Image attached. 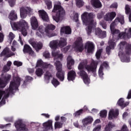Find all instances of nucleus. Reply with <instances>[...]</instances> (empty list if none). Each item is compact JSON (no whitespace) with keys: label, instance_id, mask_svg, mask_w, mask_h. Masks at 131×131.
Listing matches in <instances>:
<instances>
[{"label":"nucleus","instance_id":"nucleus-22","mask_svg":"<svg viewBox=\"0 0 131 131\" xmlns=\"http://www.w3.org/2000/svg\"><path fill=\"white\" fill-rule=\"evenodd\" d=\"M31 25L33 29H36L38 27V21L35 16H32L31 18Z\"/></svg>","mask_w":131,"mask_h":131},{"label":"nucleus","instance_id":"nucleus-28","mask_svg":"<svg viewBox=\"0 0 131 131\" xmlns=\"http://www.w3.org/2000/svg\"><path fill=\"white\" fill-rule=\"evenodd\" d=\"M8 18L12 21L17 20V18L18 17L17 16V14H16V12H15V10H12L11 11V12L9 15Z\"/></svg>","mask_w":131,"mask_h":131},{"label":"nucleus","instance_id":"nucleus-40","mask_svg":"<svg viewBox=\"0 0 131 131\" xmlns=\"http://www.w3.org/2000/svg\"><path fill=\"white\" fill-rule=\"evenodd\" d=\"M104 67H103V66H100L99 70H98V74L99 76L100 77H103V75H104Z\"/></svg>","mask_w":131,"mask_h":131},{"label":"nucleus","instance_id":"nucleus-9","mask_svg":"<svg viewBox=\"0 0 131 131\" xmlns=\"http://www.w3.org/2000/svg\"><path fill=\"white\" fill-rule=\"evenodd\" d=\"M55 29H56V26L54 25H48L45 28V32L47 36H48V37H53V36L57 35L56 33H53V30H55Z\"/></svg>","mask_w":131,"mask_h":131},{"label":"nucleus","instance_id":"nucleus-25","mask_svg":"<svg viewBox=\"0 0 131 131\" xmlns=\"http://www.w3.org/2000/svg\"><path fill=\"white\" fill-rule=\"evenodd\" d=\"M119 114L118 111L115 112L114 110H110L108 113V120H112L113 118L117 117Z\"/></svg>","mask_w":131,"mask_h":131},{"label":"nucleus","instance_id":"nucleus-14","mask_svg":"<svg viewBox=\"0 0 131 131\" xmlns=\"http://www.w3.org/2000/svg\"><path fill=\"white\" fill-rule=\"evenodd\" d=\"M29 42L34 49H35L36 51H39L42 48V45L36 43V41H34V39L32 38L29 39Z\"/></svg>","mask_w":131,"mask_h":131},{"label":"nucleus","instance_id":"nucleus-20","mask_svg":"<svg viewBox=\"0 0 131 131\" xmlns=\"http://www.w3.org/2000/svg\"><path fill=\"white\" fill-rule=\"evenodd\" d=\"M39 15L41 18L42 20L45 22H49L50 20L49 19V16L47 14V12L45 10H39L38 11Z\"/></svg>","mask_w":131,"mask_h":131},{"label":"nucleus","instance_id":"nucleus-30","mask_svg":"<svg viewBox=\"0 0 131 131\" xmlns=\"http://www.w3.org/2000/svg\"><path fill=\"white\" fill-rule=\"evenodd\" d=\"M20 14L21 18L24 19L27 16V14H28V11L24 8V7H21L20 9Z\"/></svg>","mask_w":131,"mask_h":131},{"label":"nucleus","instance_id":"nucleus-62","mask_svg":"<svg viewBox=\"0 0 131 131\" xmlns=\"http://www.w3.org/2000/svg\"><path fill=\"white\" fill-rule=\"evenodd\" d=\"M9 38L11 40H13V39H14V38H15V36L14 35V34L12 32H10L9 33Z\"/></svg>","mask_w":131,"mask_h":131},{"label":"nucleus","instance_id":"nucleus-52","mask_svg":"<svg viewBox=\"0 0 131 131\" xmlns=\"http://www.w3.org/2000/svg\"><path fill=\"white\" fill-rule=\"evenodd\" d=\"M43 57H45V58H46V59H49V58H50V52H49V51H45L43 53Z\"/></svg>","mask_w":131,"mask_h":131},{"label":"nucleus","instance_id":"nucleus-35","mask_svg":"<svg viewBox=\"0 0 131 131\" xmlns=\"http://www.w3.org/2000/svg\"><path fill=\"white\" fill-rule=\"evenodd\" d=\"M32 80H33L32 77L30 76H26L25 81L23 83V85H26V84H27V82H30L31 81H32Z\"/></svg>","mask_w":131,"mask_h":131},{"label":"nucleus","instance_id":"nucleus-6","mask_svg":"<svg viewBox=\"0 0 131 131\" xmlns=\"http://www.w3.org/2000/svg\"><path fill=\"white\" fill-rule=\"evenodd\" d=\"M58 11L55 15L53 16V19L55 22H59L62 17H64L65 15V10L62 7L61 5L55 4L54 6L53 9L52 10V13H56V11Z\"/></svg>","mask_w":131,"mask_h":131},{"label":"nucleus","instance_id":"nucleus-57","mask_svg":"<svg viewBox=\"0 0 131 131\" xmlns=\"http://www.w3.org/2000/svg\"><path fill=\"white\" fill-rule=\"evenodd\" d=\"M101 127H102V126L98 125L93 129V131H100L101 130Z\"/></svg>","mask_w":131,"mask_h":131},{"label":"nucleus","instance_id":"nucleus-44","mask_svg":"<svg viewBox=\"0 0 131 131\" xmlns=\"http://www.w3.org/2000/svg\"><path fill=\"white\" fill-rule=\"evenodd\" d=\"M83 113V109H80L78 111H76L74 114V116L75 117H78V116H80L81 114Z\"/></svg>","mask_w":131,"mask_h":131},{"label":"nucleus","instance_id":"nucleus-24","mask_svg":"<svg viewBox=\"0 0 131 131\" xmlns=\"http://www.w3.org/2000/svg\"><path fill=\"white\" fill-rule=\"evenodd\" d=\"M74 65V60L72 59L71 56H69L67 58V67L68 69L71 70L72 66Z\"/></svg>","mask_w":131,"mask_h":131},{"label":"nucleus","instance_id":"nucleus-48","mask_svg":"<svg viewBox=\"0 0 131 131\" xmlns=\"http://www.w3.org/2000/svg\"><path fill=\"white\" fill-rule=\"evenodd\" d=\"M38 31L41 33V34H43L45 32H46V28L44 26H40L38 28Z\"/></svg>","mask_w":131,"mask_h":131},{"label":"nucleus","instance_id":"nucleus-13","mask_svg":"<svg viewBox=\"0 0 131 131\" xmlns=\"http://www.w3.org/2000/svg\"><path fill=\"white\" fill-rule=\"evenodd\" d=\"M75 47L77 51L79 53L82 52L83 51V45H82V38L79 37L75 41Z\"/></svg>","mask_w":131,"mask_h":131},{"label":"nucleus","instance_id":"nucleus-21","mask_svg":"<svg viewBox=\"0 0 131 131\" xmlns=\"http://www.w3.org/2000/svg\"><path fill=\"white\" fill-rule=\"evenodd\" d=\"M71 28L69 26L62 27L60 29V34H71Z\"/></svg>","mask_w":131,"mask_h":131},{"label":"nucleus","instance_id":"nucleus-29","mask_svg":"<svg viewBox=\"0 0 131 131\" xmlns=\"http://www.w3.org/2000/svg\"><path fill=\"white\" fill-rule=\"evenodd\" d=\"M58 46L60 48H64L67 46V39L65 38H60L58 42Z\"/></svg>","mask_w":131,"mask_h":131},{"label":"nucleus","instance_id":"nucleus-63","mask_svg":"<svg viewBox=\"0 0 131 131\" xmlns=\"http://www.w3.org/2000/svg\"><path fill=\"white\" fill-rule=\"evenodd\" d=\"M121 131H127V126L123 125L121 128Z\"/></svg>","mask_w":131,"mask_h":131},{"label":"nucleus","instance_id":"nucleus-43","mask_svg":"<svg viewBox=\"0 0 131 131\" xmlns=\"http://www.w3.org/2000/svg\"><path fill=\"white\" fill-rule=\"evenodd\" d=\"M100 116L101 118H106V117H107V111L103 110L100 111Z\"/></svg>","mask_w":131,"mask_h":131},{"label":"nucleus","instance_id":"nucleus-31","mask_svg":"<svg viewBox=\"0 0 131 131\" xmlns=\"http://www.w3.org/2000/svg\"><path fill=\"white\" fill-rule=\"evenodd\" d=\"M117 104L119 105V106H120L121 107L122 109H123V108H125V107H126L128 105V102L124 103V100H123V98H120L117 102Z\"/></svg>","mask_w":131,"mask_h":131},{"label":"nucleus","instance_id":"nucleus-54","mask_svg":"<svg viewBox=\"0 0 131 131\" xmlns=\"http://www.w3.org/2000/svg\"><path fill=\"white\" fill-rule=\"evenodd\" d=\"M70 49V46H68L66 47L65 48H62L61 49V51H62V52L64 53V54H66V53H67V52H68V51H69Z\"/></svg>","mask_w":131,"mask_h":131},{"label":"nucleus","instance_id":"nucleus-47","mask_svg":"<svg viewBox=\"0 0 131 131\" xmlns=\"http://www.w3.org/2000/svg\"><path fill=\"white\" fill-rule=\"evenodd\" d=\"M102 54V50L101 49H99V50H98L96 53V59H97V60H99V59H100V58H101V55Z\"/></svg>","mask_w":131,"mask_h":131},{"label":"nucleus","instance_id":"nucleus-45","mask_svg":"<svg viewBox=\"0 0 131 131\" xmlns=\"http://www.w3.org/2000/svg\"><path fill=\"white\" fill-rule=\"evenodd\" d=\"M42 67H43L44 68H49V69H53L54 68V66L51 64H48L47 63H43V66Z\"/></svg>","mask_w":131,"mask_h":131},{"label":"nucleus","instance_id":"nucleus-58","mask_svg":"<svg viewBox=\"0 0 131 131\" xmlns=\"http://www.w3.org/2000/svg\"><path fill=\"white\" fill-rule=\"evenodd\" d=\"M107 125L110 127L111 129H112L113 127H115V124L112 123V122H109Z\"/></svg>","mask_w":131,"mask_h":131},{"label":"nucleus","instance_id":"nucleus-23","mask_svg":"<svg viewBox=\"0 0 131 131\" xmlns=\"http://www.w3.org/2000/svg\"><path fill=\"white\" fill-rule=\"evenodd\" d=\"M75 77H76V73L75 71L72 70L70 71L68 73V80L69 81H73L74 79H75Z\"/></svg>","mask_w":131,"mask_h":131},{"label":"nucleus","instance_id":"nucleus-10","mask_svg":"<svg viewBox=\"0 0 131 131\" xmlns=\"http://www.w3.org/2000/svg\"><path fill=\"white\" fill-rule=\"evenodd\" d=\"M12 78V75L6 74L3 78L0 77V89H4L7 86V84L10 82Z\"/></svg>","mask_w":131,"mask_h":131},{"label":"nucleus","instance_id":"nucleus-49","mask_svg":"<svg viewBox=\"0 0 131 131\" xmlns=\"http://www.w3.org/2000/svg\"><path fill=\"white\" fill-rule=\"evenodd\" d=\"M83 80L85 84H89L90 83V79L89 78V75L86 77H84Z\"/></svg>","mask_w":131,"mask_h":131},{"label":"nucleus","instance_id":"nucleus-33","mask_svg":"<svg viewBox=\"0 0 131 131\" xmlns=\"http://www.w3.org/2000/svg\"><path fill=\"white\" fill-rule=\"evenodd\" d=\"M52 56L54 57L55 59H57V60H60L62 61L63 60V54H59L58 52H52Z\"/></svg>","mask_w":131,"mask_h":131},{"label":"nucleus","instance_id":"nucleus-12","mask_svg":"<svg viewBox=\"0 0 131 131\" xmlns=\"http://www.w3.org/2000/svg\"><path fill=\"white\" fill-rule=\"evenodd\" d=\"M117 22H119L123 25V24H124V17L123 15H121L120 17H117L110 25L111 31L115 29V26L116 25Z\"/></svg>","mask_w":131,"mask_h":131},{"label":"nucleus","instance_id":"nucleus-60","mask_svg":"<svg viewBox=\"0 0 131 131\" xmlns=\"http://www.w3.org/2000/svg\"><path fill=\"white\" fill-rule=\"evenodd\" d=\"M9 70H10V68L8 67V66H4V67H3V71L4 72H8Z\"/></svg>","mask_w":131,"mask_h":131},{"label":"nucleus","instance_id":"nucleus-27","mask_svg":"<svg viewBox=\"0 0 131 131\" xmlns=\"http://www.w3.org/2000/svg\"><path fill=\"white\" fill-rule=\"evenodd\" d=\"M43 126L47 130L49 129H53V121L49 120L47 122L43 123Z\"/></svg>","mask_w":131,"mask_h":131},{"label":"nucleus","instance_id":"nucleus-36","mask_svg":"<svg viewBox=\"0 0 131 131\" xmlns=\"http://www.w3.org/2000/svg\"><path fill=\"white\" fill-rule=\"evenodd\" d=\"M76 5L77 8H81L84 6V2L82 0H76Z\"/></svg>","mask_w":131,"mask_h":131},{"label":"nucleus","instance_id":"nucleus-5","mask_svg":"<svg viewBox=\"0 0 131 131\" xmlns=\"http://www.w3.org/2000/svg\"><path fill=\"white\" fill-rule=\"evenodd\" d=\"M20 83L21 79L19 78H16L15 80L11 81L9 88L4 91L5 92V95H4V98H5V99L9 98L10 94H13L14 90H17Z\"/></svg>","mask_w":131,"mask_h":131},{"label":"nucleus","instance_id":"nucleus-4","mask_svg":"<svg viewBox=\"0 0 131 131\" xmlns=\"http://www.w3.org/2000/svg\"><path fill=\"white\" fill-rule=\"evenodd\" d=\"M11 26L16 30L19 29L24 36L27 35V30L29 28V26H28V23L25 20H21L17 23H13Z\"/></svg>","mask_w":131,"mask_h":131},{"label":"nucleus","instance_id":"nucleus-59","mask_svg":"<svg viewBox=\"0 0 131 131\" xmlns=\"http://www.w3.org/2000/svg\"><path fill=\"white\" fill-rule=\"evenodd\" d=\"M78 13H76L74 16V20H75V22H78Z\"/></svg>","mask_w":131,"mask_h":131},{"label":"nucleus","instance_id":"nucleus-3","mask_svg":"<svg viewBox=\"0 0 131 131\" xmlns=\"http://www.w3.org/2000/svg\"><path fill=\"white\" fill-rule=\"evenodd\" d=\"M111 33L113 36L112 40H118V39H125V38H130L131 37V28H129L128 32H120L118 29H113L111 31Z\"/></svg>","mask_w":131,"mask_h":131},{"label":"nucleus","instance_id":"nucleus-16","mask_svg":"<svg viewBox=\"0 0 131 131\" xmlns=\"http://www.w3.org/2000/svg\"><path fill=\"white\" fill-rule=\"evenodd\" d=\"M95 34L97 35L98 37H99V38H105V37H106V36H107L106 31H102L99 28H97L95 29Z\"/></svg>","mask_w":131,"mask_h":131},{"label":"nucleus","instance_id":"nucleus-38","mask_svg":"<svg viewBox=\"0 0 131 131\" xmlns=\"http://www.w3.org/2000/svg\"><path fill=\"white\" fill-rule=\"evenodd\" d=\"M35 74L37 76L40 77L43 74V71L41 68H38L36 70Z\"/></svg>","mask_w":131,"mask_h":131},{"label":"nucleus","instance_id":"nucleus-18","mask_svg":"<svg viewBox=\"0 0 131 131\" xmlns=\"http://www.w3.org/2000/svg\"><path fill=\"white\" fill-rule=\"evenodd\" d=\"M108 46H107L106 48V52L107 55H110V52H111V50H113L114 49V47L116 45V43H115V42L113 41V40H110L108 41Z\"/></svg>","mask_w":131,"mask_h":131},{"label":"nucleus","instance_id":"nucleus-26","mask_svg":"<svg viewBox=\"0 0 131 131\" xmlns=\"http://www.w3.org/2000/svg\"><path fill=\"white\" fill-rule=\"evenodd\" d=\"M94 121V119L93 117L91 116H89L87 118L82 120V122L84 125V126H86V125H89V124H91L92 122Z\"/></svg>","mask_w":131,"mask_h":131},{"label":"nucleus","instance_id":"nucleus-56","mask_svg":"<svg viewBox=\"0 0 131 131\" xmlns=\"http://www.w3.org/2000/svg\"><path fill=\"white\" fill-rule=\"evenodd\" d=\"M131 10L130 8L128 6L125 7V14L126 15H128V14H130Z\"/></svg>","mask_w":131,"mask_h":131},{"label":"nucleus","instance_id":"nucleus-37","mask_svg":"<svg viewBox=\"0 0 131 131\" xmlns=\"http://www.w3.org/2000/svg\"><path fill=\"white\" fill-rule=\"evenodd\" d=\"M51 83H52L55 88H57L58 85H60V82H59L58 79H56V78H53V79L51 81Z\"/></svg>","mask_w":131,"mask_h":131},{"label":"nucleus","instance_id":"nucleus-50","mask_svg":"<svg viewBox=\"0 0 131 131\" xmlns=\"http://www.w3.org/2000/svg\"><path fill=\"white\" fill-rule=\"evenodd\" d=\"M100 25H101V26H102L103 29H106V28H107V24H106L105 21L101 20L100 22Z\"/></svg>","mask_w":131,"mask_h":131},{"label":"nucleus","instance_id":"nucleus-53","mask_svg":"<svg viewBox=\"0 0 131 131\" xmlns=\"http://www.w3.org/2000/svg\"><path fill=\"white\" fill-rule=\"evenodd\" d=\"M8 3L10 7H13L16 4V0H8Z\"/></svg>","mask_w":131,"mask_h":131},{"label":"nucleus","instance_id":"nucleus-2","mask_svg":"<svg viewBox=\"0 0 131 131\" xmlns=\"http://www.w3.org/2000/svg\"><path fill=\"white\" fill-rule=\"evenodd\" d=\"M97 67H98V63L95 61H93L90 64H88L87 60H83L80 62L78 66V70H83L85 69L88 72H92L94 74V76L97 75L96 72H97Z\"/></svg>","mask_w":131,"mask_h":131},{"label":"nucleus","instance_id":"nucleus-7","mask_svg":"<svg viewBox=\"0 0 131 131\" xmlns=\"http://www.w3.org/2000/svg\"><path fill=\"white\" fill-rule=\"evenodd\" d=\"M54 66L56 69V76L60 81H64L65 78V72L63 71L62 63L59 60H56L54 63Z\"/></svg>","mask_w":131,"mask_h":131},{"label":"nucleus","instance_id":"nucleus-55","mask_svg":"<svg viewBox=\"0 0 131 131\" xmlns=\"http://www.w3.org/2000/svg\"><path fill=\"white\" fill-rule=\"evenodd\" d=\"M13 64L15 66H17V67H20V66H22L23 63L21 61H14Z\"/></svg>","mask_w":131,"mask_h":131},{"label":"nucleus","instance_id":"nucleus-61","mask_svg":"<svg viewBox=\"0 0 131 131\" xmlns=\"http://www.w3.org/2000/svg\"><path fill=\"white\" fill-rule=\"evenodd\" d=\"M60 119V122H61L62 124L64 123V122H66V120H67V118H66V117H61Z\"/></svg>","mask_w":131,"mask_h":131},{"label":"nucleus","instance_id":"nucleus-15","mask_svg":"<svg viewBox=\"0 0 131 131\" xmlns=\"http://www.w3.org/2000/svg\"><path fill=\"white\" fill-rule=\"evenodd\" d=\"M95 49V46L92 42H90V41L86 42L85 45V49L87 50V52L90 53H92L94 52V50Z\"/></svg>","mask_w":131,"mask_h":131},{"label":"nucleus","instance_id":"nucleus-51","mask_svg":"<svg viewBox=\"0 0 131 131\" xmlns=\"http://www.w3.org/2000/svg\"><path fill=\"white\" fill-rule=\"evenodd\" d=\"M44 63L41 59H40L37 61L36 65L37 67H42Z\"/></svg>","mask_w":131,"mask_h":131},{"label":"nucleus","instance_id":"nucleus-11","mask_svg":"<svg viewBox=\"0 0 131 131\" xmlns=\"http://www.w3.org/2000/svg\"><path fill=\"white\" fill-rule=\"evenodd\" d=\"M14 126L16 127L17 131H28V128L26 125L23 124L20 120L15 122Z\"/></svg>","mask_w":131,"mask_h":131},{"label":"nucleus","instance_id":"nucleus-46","mask_svg":"<svg viewBox=\"0 0 131 131\" xmlns=\"http://www.w3.org/2000/svg\"><path fill=\"white\" fill-rule=\"evenodd\" d=\"M45 4H46V5L47 7V9L48 10H51V9H52V8H53V6L52 5V2L50 1V0L48 1H46Z\"/></svg>","mask_w":131,"mask_h":131},{"label":"nucleus","instance_id":"nucleus-19","mask_svg":"<svg viewBox=\"0 0 131 131\" xmlns=\"http://www.w3.org/2000/svg\"><path fill=\"white\" fill-rule=\"evenodd\" d=\"M23 52L24 54H29L30 56L33 55L34 52L30 46L27 44H25L24 46Z\"/></svg>","mask_w":131,"mask_h":131},{"label":"nucleus","instance_id":"nucleus-64","mask_svg":"<svg viewBox=\"0 0 131 131\" xmlns=\"http://www.w3.org/2000/svg\"><path fill=\"white\" fill-rule=\"evenodd\" d=\"M97 17L98 19H102L103 17V13H99L97 15Z\"/></svg>","mask_w":131,"mask_h":131},{"label":"nucleus","instance_id":"nucleus-42","mask_svg":"<svg viewBox=\"0 0 131 131\" xmlns=\"http://www.w3.org/2000/svg\"><path fill=\"white\" fill-rule=\"evenodd\" d=\"M10 51L9 50V48H6L3 51V52L1 53L0 56L3 57L4 56H7V54H9Z\"/></svg>","mask_w":131,"mask_h":131},{"label":"nucleus","instance_id":"nucleus-34","mask_svg":"<svg viewBox=\"0 0 131 131\" xmlns=\"http://www.w3.org/2000/svg\"><path fill=\"white\" fill-rule=\"evenodd\" d=\"M50 45L51 49L56 50V49H57L59 46V42L57 40H53L50 42Z\"/></svg>","mask_w":131,"mask_h":131},{"label":"nucleus","instance_id":"nucleus-17","mask_svg":"<svg viewBox=\"0 0 131 131\" xmlns=\"http://www.w3.org/2000/svg\"><path fill=\"white\" fill-rule=\"evenodd\" d=\"M116 17V13L115 12H108L104 16L105 21H112L114 17Z\"/></svg>","mask_w":131,"mask_h":131},{"label":"nucleus","instance_id":"nucleus-1","mask_svg":"<svg viewBox=\"0 0 131 131\" xmlns=\"http://www.w3.org/2000/svg\"><path fill=\"white\" fill-rule=\"evenodd\" d=\"M95 18H96V15L93 12H84L81 15L83 24L88 26L86 28V30L88 35H91V33H92L94 22H95L94 19Z\"/></svg>","mask_w":131,"mask_h":131},{"label":"nucleus","instance_id":"nucleus-41","mask_svg":"<svg viewBox=\"0 0 131 131\" xmlns=\"http://www.w3.org/2000/svg\"><path fill=\"white\" fill-rule=\"evenodd\" d=\"M78 74H79L80 76L82 77V78L88 76L89 75L84 71V70H80V72L78 73Z\"/></svg>","mask_w":131,"mask_h":131},{"label":"nucleus","instance_id":"nucleus-39","mask_svg":"<svg viewBox=\"0 0 131 131\" xmlns=\"http://www.w3.org/2000/svg\"><path fill=\"white\" fill-rule=\"evenodd\" d=\"M63 127V123L61 122H55L54 124V128H62Z\"/></svg>","mask_w":131,"mask_h":131},{"label":"nucleus","instance_id":"nucleus-32","mask_svg":"<svg viewBox=\"0 0 131 131\" xmlns=\"http://www.w3.org/2000/svg\"><path fill=\"white\" fill-rule=\"evenodd\" d=\"M91 3L95 8L97 9L102 7V3H101L100 0H92Z\"/></svg>","mask_w":131,"mask_h":131},{"label":"nucleus","instance_id":"nucleus-8","mask_svg":"<svg viewBox=\"0 0 131 131\" xmlns=\"http://www.w3.org/2000/svg\"><path fill=\"white\" fill-rule=\"evenodd\" d=\"M125 53L127 56L125 55L121 58V60L122 61L123 60V62H126L127 63H128V62L130 61V57L129 56L131 55V44L128 43L126 45Z\"/></svg>","mask_w":131,"mask_h":131}]
</instances>
